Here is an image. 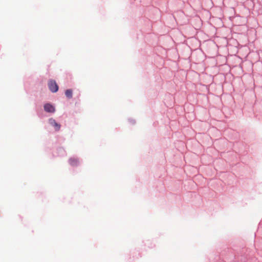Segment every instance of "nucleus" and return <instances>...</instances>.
I'll return each mask as SVG.
<instances>
[{"label": "nucleus", "instance_id": "nucleus-1", "mask_svg": "<svg viewBox=\"0 0 262 262\" xmlns=\"http://www.w3.org/2000/svg\"><path fill=\"white\" fill-rule=\"evenodd\" d=\"M48 87L49 90L53 93H55L58 90V86L56 81L53 80H50L48 82Z\"/></svg>", "mask_w": 262, "mask_h": 262}, {"label": "nucleus", "instance_id": "nucleus-2", "mask_svg": "<svg viewBox=\"0 0 262 262\" xmlns=\"http://www.w3.org/2000/svg\"><path fill=\"white\" fill-rule=\"evenodd\" d=\"M44 110L48 113H54L55 111V107L50 103H46L44 105Z\"/></svg>", "mask_w": 262, "mask_h": 262}, {"label": "nucleus", "instance_id": "nucleus-3", "mask_svg": "<svg viewBox=\"0 0 262 262\" xmlns=\"http://www.w3.org/2000/svg\"><path fill=\"white\" fill-rule=\"evenodd\" d=\"M49 122L51 125L55 127L56 131H58L60 129V125L56 122L54 119L51 118L49 119Z\"/></svg>", "mask_w": 262, "mask_h": 262}, {"label": "nucleus", "instance_id": "nucleus-4", "mask_svg": "<svg viewBox=\"0 0 262 262\" xmlns=\"http://www.w3.org/2000/svg\"><path fill=\"white\" fill-rule=\"evenodd\" d=\"M66 96L68 98H71L72 97L73 92L71 89L67 90L65 92Z\"/></svg>", "mask_w": 262, "mask_h": 262}, {"label": "nucleus", "instance_id": "nucleus-5", "mask_svg": "<svg viewBox=\"0 0 262 262\" xmlns=\"http://www.w3.org/2000/svg\"><path fill=\"white\" fill-rule=\"evenodd\" d=\"M70 164L72 166H75L77 165L78 163V160L75 158H71L69 160Z\"/></svg>", "mask_w": 262, "mask_h": 262}]
</instances>
